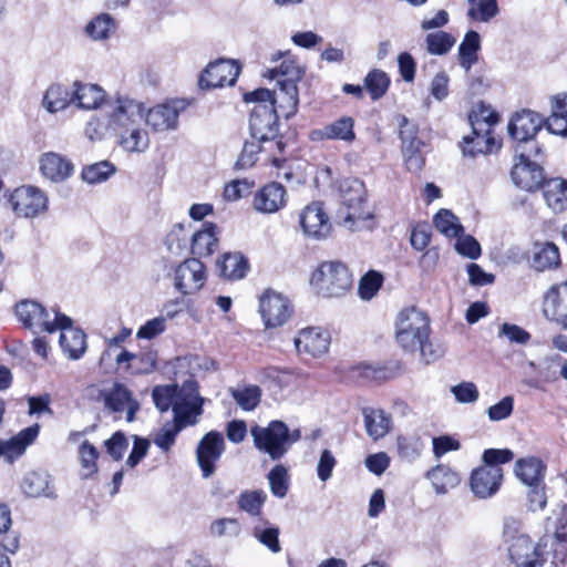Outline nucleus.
<instances>
[{
  "mask_svg": "<svg viewBox=\"0 0 567 567\" xmlns=\"http://www.w3.org/2000/svg\"><path fill=\"white\" fill-rule=\"evenodd\" d=\"M236 404L246 412L254 411L260 403L262 391L256 384H244L229 389Z\"/></svg>",
  "mask_w": 567,
  "mask_h": 567,
  "instance_id": "nucleus-41",
  "label": "nucleus"
},
{
  "mask_svg": "<svg viewBox=\"0 0 567 567\" xmlns=\"http://www.w3.org/2000/svg\"><path fill=\"white\" fill-rule=\"evenodd\" d=\"M218 269L226 279H240L246 275L247 261L239 254H226L218 262Z\"/></svg>",
  "mask_w": 567,
  "mask_h": 567,
  "instance_id": "nucleus-45",
  "label": "nucleus"
},
{
  "mask_svg": "<svg viewBox=\"0 0 567 567\" xmlns=\"http://www.w3.org/2000/svg\"><path fill=\"white\" fill-rule=\"evenodd\" d=\"M20 488L28 497H56L52 478L44 471H32L27 473L21 482Z\"/></svg>",
  "mask_w": 567,
  "mask_h": 567,
  "instance_id": "nucleus-29",
  "label": "nucleus"
},
{
  "mask_svg": "<svg viewBox=\"0 0 567 567\" xmlns=\"http://www.w3.org/2000/svg\"><path fill=\"white\" fill-rule=\"evenodd\" d=\"M544 125V118L536 112L522 110L515 113L508 123L509 135L527 151H534L535 155L542 154V147L534 141L536 134Z\"/></svg>",
  "mask_w": 567,
  "mask_h": 567,
  "instance_id": "nucleus-10",
  "label": "nucleus"
},
{
  "mask_svg": "<svg viewBox=\"0 0 567 567\" xmlns=\"http://www.w3.org/2000/svg\"><path fill=\"white\" fill-rule=\"evenodd\" d=\"M279 92L275 93V109L277 113L290 118L297 112L299 104V91L297 85H278Z\"/></svg>",
  "mask_w": 567,
  "mask_h": 567,
  "instance_id": "nucleus-38",
  "label": "nucleus"
},
{
  "mask_svg": "<svg viewBox=\"0 0 567 567\" xmlns=\"http://www.w3.org/2000/svg\"><path fill=\"white\" fill-rule=\"evenodd\" d=\"M455 250L470 259H477L481 256V245L471 235H460L456 237Z\"/></svg>",
  "mask_w": 567,
  "mask_h": 567,
  "instance_id": "nucleus-61",
  "label": "nucleus"
},
{
  "mask_svg": "<svg viewBox=\"0 0 567 567\" xmlns=\"http://www.w3.org/2000/svg\"><path fill=\"white\" fill-rule=\"evenodd\" d=\"M472 136L463 140V154L474 157L477 154H487L499 147L493 136V128L498 123L497 113L489 106L480 104L470 114Z\"/></svg>",
  "mask_w": 567,
  "mask_h": 567,
  "instance_id": "nucleus-3",
  "label": "nucleus"
},
{
  "mask_svg": "<svg viewBox=\"0 0 567 567\" xmlns=\"http://www.w3.org/2000/svg\"><path fill=\"white\" fill-rule=\"evenodd\" d=\"M73 103L84 110H95L105 101V93L96 84L80 83L73 84Z\"/></svg>",
  "mask_w": 567,
  "mask_h": 567,
  "instance_id": "nucleus-32",
  "label": "nucleus"
},
{
  "mask_svg": "<svg viewBox=\"0 0 567 567\" xmlns=\"http://www.w3.org/2000/svg\"><path fill=\"white\" fill-rule=\"evenodd\" d=\"M209 532L215 537H237L241 533V525L237 518H218L210 524Z\"/></svg>",
  "mask_w": 567,
  "mask_h": 567,
  "instance_id": "nucleus-58",
  "label": "nucleus"
},
{
  "mask_svg": "<svg viewBox=\"0 0 567 567\" xmlns=\"http://www.w3.org/2000/svg\"><path fill=\"white\" fill-rule=\"evenodd\" d=\"M455 38L447 32L437 31L426 37L427 51L432 54L442 55L454 45Z\"/></svg>",
  "mask_w": 567,
  "mask_h": 567,
  "instance_id": "nucleus-57",
  "label": "nucleus"
},
{
  "mask_svg": "<svg viewBox=\"0 0 567 567\" xmlns=\"http://www.w3.org/2000/svg\"><path fill=\"white\" fill-rule=\"evenodd\" d=\"M282 59L279 68L269 70L265 76L269 79H276L278 85H287L297 83L302 79L305 70L290 55L288 51L277 52L272 55L271 61Z\"/></svg>",
  "mask_w": 567,
  "mask_h": 567,
  "instance_id": "nucleus-27",
  "label": "nucleus"
},
{
  "mask_svg": "<svg viewBox=\"0 0 567 567\" xmlns=\"http://www.w3.org/2000/svg\"><path fill=\"white\" fill-rule=\"evenodd\" d=\"M270 492L278 498H284L289 489L290 478L288 468L282 464L275 465L267 475Z\"/></svg>",
  "mask_w": 567,
  "mask_h": 567,
  "instance_id": "nucleus-48",
  "label": "nucleus"
},
{
  "mask_svg": "<svg viewBox=\"0 0 567 567\" xmlns=\"http://www.w3.org/2000/svg\"><path fill=\"white\" fill-rule=\"evenodd\" d=\"M353 126V118L350 116H343L326 125L322 130L313 132V134H317L322 138L341 140L350 143L355 138Z\"/></svg>",
  "mask_w": 567,
  "mask_h": 567,
  "instance_id": "nucleus-40",
  "label": "nucleus"
},
{
  "mask_svg": "<svg viewBox=\"0 0 567 567\" xmlns=\"http://www.w3.org/2000/svg\"><path fill=\"white\" fill-rule=\"evenodd\" d=\"M279 534V528L269 520H261L251 529L252 537L267 547L272 554L281 551Z\"/></svg>",
  "mask_w": 567,
  "mask_h": 567,
  "instance_id": "nucleus-43",
  "label": "nucleus"
},
{
  "mask_svg": "<svg viewBox=\"0 0 567 567\" xmlns=\"http://www.w3.org/2000/svg\"><path fill=\"white\" fill-rule=\"evenodd\" d=\"M16 315L25 328L53 333L56 331V317L62 313L52 309L51 316L41 303L33 300H23L16 306Z\"/></svg>",
  "mask_w": 567,
  "mask_h": 567,
  "instance_id": "nucleus-12",
  "label": "nucleus"
},
{
  "mask_svg": "<svg viewBox=\"0 0 567 567\" xmlns=\"http://www.w3.org/2000/svg\"><path fill=\"white\" fill-rule=\"evenodd\" d=\"M451 392L458 403H474L480 396L477 386L473 382L467 381L453 385Z\"/></svg>",
  "mask_w": 567,
  "mask_h": 567,
  "instance_id": "nucleus-62",
  "label": "nucleus"
},
{
  "mask_svg": "<svg viewBox=\"0 0 567 567\" xmlns=\"http://www.w3.org/2000/svg\"><path fill=\"white\" fill-rule=\"evenodd\" d=\"M217 226L213 223H205L202 229L192 235V252L197 257L212 255L218 246Z\"/></svg>",
  "mask_w": 567,
  "mask_h": 567,
  "instance_id": "nucleus-34",
  "label": "nucleus"
},
{
  "mask_svg": "<svg viewBox=\"0 0 567 567\" xmlns=\"http://www.w3.org/2000/svg\"><path fill=\"white\" fill-rule=\"evenodd\" d=\"M182 431L176 424L168 421L154 434L153 442L162 452L167 453L175 444L176 437Z\"/></svg>",
  "mask_w": 567,
  "mask_h": 567,
  "instance_id": "nucleus-55",
  "label": "nucleus"
},
{
  "mask_svg": "<svg viewBox=\"0 0 567 567\" xmlns=\"http://www.w3.org/2000/svg\"><path fill=\"white\" fill-rule=\"evenodd\" d=\"M96 391L97 399L103 401L104 408L109 412L121 413L126 411V421H134L140 404L125 385L115 383L111 389H97Z\"/></svg>",
  "mask_w": 567,
  "mask_h": 567,
  "instance_id": "nucleus-14",
  "label": "nucleus"
},
{
  "mask_svg": "<svg viewBox=\"0 0 567 567\" xmlns=\"http://www.w3.org/2000/svg\"><path fill=\"white\" fill-rule=\"evenodd\" d=\"M250 435L255 447L272 461L282 458L291 445L301 437L300 430L290 431L288 425L279 420L269 422L267 426H252Z\"/></svg>",
  "mask_w": 567,
  "mask_h": 567,
  "instance_id": "nucleus-4",
  "label": "nucleus"
},
{
  "mask_svg": "<svg viewBox=\"0 0 567 567\" xmlns=\"http://www.w3.org/2000/svg\"><path fill=\"white\" fill-rule=\"evenodd\" d=\"M73 90L60 84H52L44 93L42 105L50 113H56L73 103Z\"/></svg>",
  "mask_w": 567,
  "mask_h": 567,
  "instance_id": "nucleus-39",
  "label": "nucleus"
},
{
  "mask_svg": "<svg viewBox=\"0 0 567 567\" xmlns=\"http://www.w3.org/2000/svg\"><path fill=\"white\" fill-rule=\"evenodd\" d=\"M225 451V441L221 433L210 431L199 441L196 449V458L203 477L208 478L215 472V463Z\"/></svg>",
  "mask_w": 567,
  "mask_h": 567,
  "instance_id": "nucleus-18",
  "label": "nucleus"
},
{
  "mask_svg": "<svg viewBox=\"0 0 567 567\" xmlns=\"http://www.w3.org/2000/svg\"><path fill=\"white\" fill-rule=\"evenodd\" d=\"M286 203V188L277 182H270L255 193L252 207L261 214H274L284 208Z\"/></svg>",
  "mask_w": 567,
  "mask_h": 567,
  "instance_id": "nucleus-25",
  "label": "nucleus"
},
{
  "mask_svg": "<svg viewBox=\"0 0 567 567\" xmlns=\"http://www.w3.org/2000/svg\"><path fill=\"white\" fill-rule=\"evenodd\" d=\"M267 499V494L262 489H246L237 497L238 508L250 516H259L262 506Z\"/></svg>",
  "mask_w": 567,
  "mask_h": 567,
  "instance_id": "nucleus-44",
  "label": "nucleus"
},
{
  "mask_svg": "<svg viewBox=\"0 0 567 567\" xmlns=\"http://www.w3.org/2000/svg\"><path fill=\"white\" fill-rule=\"evenodd\" d=\"M337 465V458L332 451L324 449L319 456L317 463V475L321 482H327L331 478L333 470Z\"/></svg>",
  "mask_w": 567,
  "mask_h": 567,
  "instance_id": "nucleus-63",
  "label": "nucleus"
},
{
  "mask_svg": "<svg viewBox=\"0 0 567 567\" xmlns=\"http://www.w3.org/2000/svg\"><path fill=\"white\" fill-rule=\"evenodd\" d=\"M278 116L274 105H255L250 113L251 137L258 142H269L278 136Z\"/></svg>",
  "mask_w": 567,
  "mask_h": 567,
  "instance_id": "nucleus-15",
  "label": "nucleus"
},
{
  "mask_svg": "<svg viewBox=\"0 0 567 567\" xmlns=\"http://www.w3.org/2000/svg\"><path fill=\"white\" fill-rule=\"evenodd\" d=\"M417 128L414 124H410L406 117L402 118L400 137L402 141V154L406 168L410 172H419L424 165V156L422 148L424 143L417 138Z\"/></svg>",
  "mask_w": 567,
  "mask_h": 567,
  "instance_id": "nucleus-19",
  "label": "nucleus"
},
{
  "mask_svg": "<svg viewBox=\"0 0 567 567\" xmlns=\"http://www.w3.org/2000/svg\"><path fill=\"white\" fill-rule=\"evenodd\" d=\"M83 478L91 477L97 471L96 460L99 457L97 449L89 441H83L79 450Z\"/></svg>",
  "mask_w": 567,
  "mask_h": 567,
  "instance_id": "nucleus-53",
  "label": "nucleus"
},
{
  "mask_svg": "<svg viewBox=\"0 0 567 567\" xmlns=\"http://www.w3.org/2000/svg\"><path fill=\"white\" fill-rule=\"evenodd\" d=\"M364 85L370 93L371 99L375 101L386 93L390 85V79L385 72L375 69L367 74Z\"/></svg>",
  "mask_w": 567,
  "mask_h": 567,
  "instance_id": "nucleus-50",
  "label": "nucleus"
},
{
  "mask_svg": "<svg viewBox=\"0 0 567 567\" xmlns=\"http://www.w3.org/2000/svg\"><path fill=\"white\" fill-rule=\"evenodd\" d=\"M339 192L340 207L337 214L339 224L350 231L365 228L373 213L368 203L363 182L353 177L344 178L340 183Z\"/></svg>",
  "mask_w": 567,
  "mask_h": 567,
  "instance_id": "nucleus-2",
  "label": "nucleus"
},
{
  "mask_svg": "<svg viewBox=\"0 0 567 567\" xmlns=\"http://www.w3.org/2000/svg\"><path fill=\"white\" fill-rule=\"evenodd\" d=\"M538 543H546V550L550 553V559L565 561L567 559V534L556 530L553 536L543 537Z\"/></svg>",
  "mask_w": 567,
  "mask_h": 567,
  "instance_id": "nucleus-51",
  "label": "nucleus"
},
{
  "mask_svg": "<svg viewBox=\"0 0 567 567\" xmlns=\"http://www.w3.org/2000/svg\"><path fill=\"white\" fill-rule=\"evenodd\" d=\"M204 402L205 399L199 395L196 382H184L172 411V422L182 430L196 425L203 414Z\"/></svg>",
  "mask_w": 567,
  "mask_h": 567,
  "instance_id": "nucleus-8",
  "label": "nucleus"
},
{
  "mask_svg": "<svg viewBox=\"0 0 567 567\" xmlns=\"http://www.w3.org/2000/svg\"><path fill=\"white\" fill-rule=\"evenodd\" d=\"M426 477L431 481L436 494H446L461 483L460 474L444 464L436 465L430 470L426 473Z\"/></svg>",
  "mask_w": 567,
  "mask_h": 567,
  "instance_id": "nucleus-36",
  "label": "nucleus"
},
{
  "mask_svg": "<svg viewBox=\"0 0 567 567\" xmlns=\"http://www.w3.org/2000/svg\"><path fill=\"white\" fill-rule=\"evenodd\" d=\"M353 279L341 261H324L312 272L310 285L324 298H340L352 287Z\"/></svg>",
  "mask_w": 567,
  "mask_h": 567,
  "instance_id": "nucleus-5",
  "label": "nucleus"
},
{
  "mask_svg": "<svg viewBox=\"0 0 567 567\" xmlns=\"http://www.w3.org/2000/svg\"><path fill=\"white\" fill-rule=\"evenodd\" d=\"M259 311L267 328L282 326L291 313L289 300L275 291H267L260 298Z\"/></svg>",
  "mask_w": 567,
  "mask_h": 567,
  "instance_id": "nucleus-22",
  "label": "nucleus"
},
{
  "mask_svg": "<svg viewBox=\"0 0 567 567\" xmlns=\"http://www.w3.org/2000/svg\"><path fill=\"white\" fill-rule=\"evenodd\" d=\"M503 482V470L499 466H480L472 471L470 489L475 497L486 499L494 496Z\"/></svg>",
  "mask_w": 567,
  "mask_h": 567,
  "instance_id": "nucleus-20",
  "label": "nucleus"
},
{
  "mask_svg": "<svg viewBox=\"0 0 567 567\" xmlns=\"http://www.w3.org/2000/svg\"><path fill=\"white\" fill-rule=\"evenodd\" d=\"M546 472V464L536 456L518 458L514 466L515 476L525 486L545 482Z\"/></svg>",
  "mask_w": 567,
  "mask_h": 567,
  "instance_id": "nucleus-30",
  "label": "nucleus"
},
{
  "mask_svg": "<svg viewBox=\"0 0 567 567\" xmlns=\"http://www.w3.org/2000/svg\"><path fill=\"white\" fill-rule=\"evenodd\" d=\"M179 391L181 386H177L175 384L155 386L152 391V398L155 403V406L161 412H166L168 411L169 408H172L173 410Z\"/></svg>",
  "mask_w": 567,
  "mask_h": 567,
  "instance_id": "nucleus-49",
  "label": "nucleus"
},
{
  "mask_svg": "<svg viewBox=\"0 0 567 567\" xmlns=\"http://www.w3.org/2000/svg\"><path fill=\"white\" fill-rule=\"evenodd\" d=\"M9 203L18 217L35 218L48 210L49 199L40 188L24 185L11 193Z\"/></svg>",
  "mask_w": 567,
  "mask_h": 567,
  "instance_id": "nucleus-11",
  "label": "nucleus"
},
{
  "mask_svg": "<svg viewBox=\"0 0 567 567\" xmlns=\"http://www.w3.org/2000/svg\"><path fill=\"white\" fill-rule=\"evenodd\" d=\"M511 560L517 567H558L546 550V543L534 544L527 535L513 537L508 546Z\"/></svg>",
  "mask_w": 567,
  "mask_h": 567,
  "instance_id": "nucleus-7",
  "label": "nucleus"
},
{
  "mask_svg": "<svg viewBox=\"0 0 567 567\" xmlns=\"http://www.w3.org/2000/svg\"><path fill=\"white\" fill-rule=\"evenodd\" d=\"M109 125L120 135V145L131 153H143L150 146V137L140 127L144 118V104L128 97H120L112 106Z\"/></svg>",
  "mask_w": 567,
  "mask_h": 567,
  "instance_id": "nucleus-1",
  "label": "nucleus"
},
{
  "mask_svg": "<svg viewBox=\"0 0 567 567\" xmlns=\"http://www.w3.org/2000/svg\"><path fill=\"white\" fill-rule=\"evenodd\" d=\"M544 313L567 329V281L548 289L544 299Z\"/></svg>",
  "mask_w": 567,
  "mask_h": 567,
  "instance_id": "nucleus-28",
  "label": "nucleus"
},
{
  "mask_svg": "<svg viewBox=\"0 0 567 567\" xmlns=\"http://www.w3.org/2000/svg\"><path fill=\"white\" fill-rule=\"evenodd\" d=\"M56 330H60L59 343L63 353L70 360H79L86 352V336L83 330L73 327L70 317L61 315L56 317Z\"/></svg>",
  "mask_w": 567,
  "mask_h": 567,
  "instance_id": "nucleus-16",
  "label": "nucleus"
},
{
  "mask_svg": "<svg viewBox=\"0 0 567 567\" xmlns=\"http://www.w3.org/2000/svg\"><path fill=\"white\" fill-rule=\"evenodd\" d=\"M182 110L183 106L177 101L157 104L150 109L144 106L143 121H145L154 132L162 133L176 130Z\"/></svg>",
  "mask_w": 567,
  "mask_h": 567,
  "instance_id": "nucleus-21",
  "label": "nucleus"
},
{
  "mask_svg": "<svg viewBox=\"0 0 567 567\" xmlns=\"http://www.w3.org/2000/svg\"><path fill=\"white\" fill-rule=\"evenodd\" d=\"M299 221L303 234L310 239H326L332 230L330 218L319 202L306 206L300 213Z\"/></svg>",
  "mask_w": 567,
  "mask_h": 567,
  "instance_id": "nucleus-17",
  "label": "nucleus"
},
{
  "mask_svg": "<svg viewBox=\"0 0 567 567\" xmlns=\"http://www.w3.org/2000/svg\"><path fill=\"white\" fill-rule=\"evenodd\" d=\"M468 17L480 22H488L498 13L496 0H468Z\"/></svg>",
  "mask_w": 567,
  "mask_h": 567,
  "instance_id": "nucleus-52",
  "label": "nucleus"
},
{
  "mask_svg": "<svg viewBox=\"0 0 567 567\" xmlns=\"http://www.w3.org/2000/svg\"><path fill=\"white\" fill-rule=\"evenodd\" d=\"M116 30L115 20L109 13H101L87 23L85 31L93 40H105Z\"/></svg>",
  "mask_w": 567,
  "mask_h": 567,
  "instance_id": "nucleus-46",
  "label": "nucleus"
},
{
  "mask_svg": "<svg viewBox=\"0 0 567 567\" xmlns=\"http://www.w3.org/2000/svg\"><path fill=\"white\" fill-rule=\"evenodd\" d=\"M331 342L330 333L319 327L301 329L295 338V347L299 354L319 358L326 354Z\"/></svg>",
  "mask_w": 567,
  "mask_h": 567,
  "instance_id": "nucleus-23",
  "label": "nucleus"
},
{
  "mask_svg": "<svg viewBox=\"0 0 567 567\" xmlns=\"http://www.w3.org/2000/svg\"><path fill=\"white\" fill-rule=\"evenodd\" d=\"M367 434L373 440L384 437L392 429V419L381 409L364 408L362 410Z\"/></svg>",
  "mask_w": 567,
  "mask_h": 567,
  "instance_id": "nucleus-33",
  "label": "nucleus"
},
{
  "mask_svg": "<svg viewBox=\"0 0 567 567\" xmlns=\"http://www.w3.org/2000/svg\"><path fill=\"white\" fill-rule=\"evenodd\" d=\"M430 319L422 310L410 307L401 310L395 322V340L405 351L414 352L430 337Z\"/></svg>",
  "mask_w": 567,
  "mask_h": 567,
  "instance_id": "nucleus-6",
  "label": "nucleus"
},
{
  "mask_svg": "<svg viewBox=\"0 0 567 567\" xmlns=\"http://www.w3.org/2000/svg\"><path fill=\"white\" fill-rule=\"evenodd\" d=\"M481 49V37L476 31L466 32L458 47V59L461 66L468 71L477 62V52Z\"/></svg>",
  "mask_w": 567,
  "mask_h": 567,
  "instance_id": "nucleus-42",
  "label": "nucleus"
},
{
  "mask_svg": "<svg viewBox=\"0 0 567 567\" xmlns=\"http://www.w3.org/2000/svg\"><path fill=\"white\" fill-rule=\"evenodd\" d=\"M544 198L547 206L555 213H561L567 208V181L551 178L543 183Z\"/></svg>",
  "mask_w": 567,
  "mask_h": 567,
  "instance_id": "nucleus-35",
  "label": "nucleus"
},
{
  "mask_svg": "<svg viewBox=\"0 0 567 567\" xmlns=\"http://www.w3.org/2000/svg\"><path fill=\"white\" fill-rule=\"evenodd\" d=\"M433 223L435 228L446 237H457L463 231L458 218L449 209H440Z\"/></svg>",
  "mask_w": 567,
  "mask_h": 567,
  "instance_id": "nucleus-47",
  "label": "nucleus"
},
{
  "mask_svg": "<svg viewBox=\"0 0 567 567\" xmlns=\"http://www.w3.org/2000/svg\"><path fill=\"white\" fill-rule=\"evenodd\" d=\"M42 174L52 182H63L73 173V164L56 153H45L40 159Z\"/></svg>",
  "mask_w": 567,
  "mask_h": 567,
  "instance_id": "nucleus-31",
  "label": "nucleus"
},
{
  "mask_svg": "<svg viewBox=\"0 0 567 567\" xmlns=\"http://www.w3.org/2000/svg\"><path fill=\"white\" fill-rule=\"evenodd\" d=\"M39 432L40 425L33 424L8 440H0V458H3L8 464H12L37 440Z\"/></svg>",
  "mask_w": 567,
  "mask_h": 567,
  "instance_id": "nucleus-26",
  "label": "nucleus"
},
{
  "mask_svg": "<svg viewBox=\"0 0 567 567\" xmlns=\"http://www.w3.org/2000/svg\"><path fill=\"white\" fill-rule=\"evenodd\" d=\"M206 279V268L199 258L184 260L174 271V287L183 295L197 292L204 287Z\"/></svg>",
  "mask_w": 567,
  "mask_h": 567,
  "instance_id": "nucleus-13",
  "label": "nucleus"
},
{
  "mask_svg": "<svg viewBox=\"0 0 567 567\" xmlns=\"http://www.w3.org/2000/svg\"><path fill=\"white\" fill-rule=\"evenodd\" d=\"M157 354L153 350L135 354V363L127 367V371L135 374H148L156 368Z\"/></svg>",
  "mask_w": 567,
  "mask_h": 567,
  "instance_id": "nucleus-60",
  "label": "nucleus"
},
{
  "mask_svg": "<svg viewBox=\"0 0 567 567\" xmlns=\"http://www.w3.org/2000/svg\"><path fill=\"white\" fill-rule=\"evenodd\" d=\"M239 75V66L231 60L220 59L210 63L199 79L200 87L233 85Z\"/></svg>",
  "mask_w": 567,
  "mask_h": 567,
  "instance_id": "nucleus-24",
  "label": "nucleus"
},
{
  "mask_svg": "<svg viewBox=\"0 0 567 567\" xmlns=\"http://www.w3.org/2000/svg\"><path fill=\"white\" fill-rule=\"evenodd\" d=\"M383 277L380 272L370 270L359 282V293L364 300L372 299L382 286Z\"/></svg>",
  "mask_w": 567,
  "mask_h": 567,
  "instance_id": "nucleus-59",
  "label": "nucleus"
},
{
  "mask_svg": "<svg viewBox=\"0 0 567 567\" xmlns=\"http://www.w3.org/2000/svg\"><path fill=\"white\" fill-rule=\"evenodd\" d=\"M534 151H527L522 146H516L515 158L511 177L513 183L527 192L538 189L544 183L543 167L533 157H538Z\"/></svg>",
  "mask_w": 567,
  "mask_h": 567,
  "instance_id": "nucleus-9",
  "label": "nucleus"
},
{
  "mask_svg": "<svg viewBox=\"0 0 567 567\" xmlns=\"http://www.w3.org/2000/svg\"><path fill=\"white\" fill-rule=\"evenodd\" d=\"M398 451L401 458L412 462L416 460L423 450V442L417 435L399 436Z\"/></svg>",
  "mask_w": 567,
  "mask_h": 567,
  "instance_id": "nucleus-54",
  "label": "nucleus"
},
{
  "mask_svg": "<svg viewBox=\"0 0 567 567\" xmlns=\"http://www.w3.org/2000/svg\"><path fill=\"white\" fill-rule=\"evenodd\" d=\"M166 330V319L156 317L147 320L136 332V338L152 340Z\"/></svg>",
  "mask_w": 567,
  "mask_h": 567,
  "instance_id": "nucleus-64",
  "label": "nucleus"
},
{
  "mask_svg": "<svg viewBox=\"0 0 567 567\" xmlns=\"http://www.w3.org/2000/svg\"><path fill=\"white\" fill-rule=\"evenodd\" d=\"M560 255L558 247L551 243H536L533 249L532 266L538 271L558 267Z\"/></svg>",
  "mask_w": 567,
  "mask_h": 567,
  "instance_id": "nucleus-37",
  "label": "nucleus"
},
{
  "mask_svg": "<svg viewBox=\"0 0 567 567\" xmlns=\"http://www.w3.org/2000/svg\"><path fill=\"white\" fill-rule=\"evenodd\" d=\"M114 171L111 163L103 161L86 166L82 172V178L87 184H97L106 181Z\"/></svg>",
  "mask_w": 567,
  "mask_h": 567,
  "instance_id": "nucleus-56",
  "label": "nucleus"
}]
</instances>
